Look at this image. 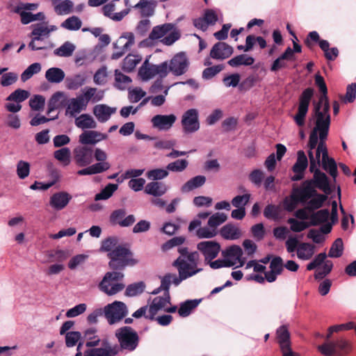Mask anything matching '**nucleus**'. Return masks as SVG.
Wrapping results in <instances>:
<instances>
[{"mask_svg":"<svg viewBox=\"0 0 356 356\" xmlns=\"http://www.w3.org/2000/svg\"><path fill=\"white\" fill-rule=\"evenodd\" d=\"M183 131L191 134L200 129L199 112L196 108H190L184 113L181 117Z\"/></svg>","mask_w":356,"mask_h":356,"instance_id":"obj_16","label":"nucleus"},{"mask_svg":"<svg viewBox=\"0 0 356 356\" xmlns=\"http://www.w3.org/2000/svg\"><path fill=\"white\" fill-rule=\"evenodd\" d=\"M177 309V306L171 305L170 293H164L162 296H156L152 300V302L149 305L146 318L153 321L154 318H155V316L159 312L175 313Z\"/></svg>","mask_w":356,"mask_h":356,"instance_id":"obj_7","label":"nucleus"},{"mask_svg":"<svg viewBox=\"0 0 356 356\" xmlns=\"http://www.w3.org/2000/svg\"><path fill=\"white\" fill-rule=\"evenodd\" d=\"M227 216L223 213H216L210 216L208 220V225L211 226L215 230H217L218 226L227 220Z\"/></svg>","mask_w":356,"mask_h":356,"instance_id":"obj_59","label":"nucleus"},{"mask_svg":"<svg viewBox=\"0 0 356 356\" xmlns=\"http://www.w3.org/2000/svg\"><path fill=\"white\" fill-rule=\"evenodd\" d=\"M343 252V243L341 238H337L332 244L328 257L331 258H339Z\"/></svg>","mask_w":356,"mask_h":356,"instance_id":"obj_53","label":"nucleus"},{"mask_svg":"<svg viewBox=\"0 0 356 356\" xmlns=\"http://www.w3.org/2000/svg\"><path fill=\"white\" fill-rule=\"evenodd\" d=\"M145 289V284L143 282H138L127 286L125 295L134 297L141 294Z\"/></svg>","mask_w":356,"mask_h":356,"instance_id":"obj_54","label":"nucleus"},{"mask_svg":"<svg viewBox=\"0 0 356 356\" xmlns=\"http://www.w3.org/2000/svg\"><path fill=\"white\" fill-rule=\"evenodd\" d=\"M206 181V177L203 175H197L188 180L181 188L182 193L190 192L197 188L204 185Z\"/></svg>","mask_w":356,"mask_h":356,"instance_id":"obj_38","label":"nucleus"},{"mask_svg":"<svg viewBox=\"0 0 356 356\" xmlns=\"http://www.w3.org/2000/svg\"><path fill=\"white\" fill-rule=\"evenodd\" d=\"M131 82L129 76L124 75L118 70H115V86L119 90H125Z\"/></svg>","mask_w":356,"mask_h":356,"instance_id":"obj_50","label":"nucleus"},{"mask_svg":"<svg viewBox=\"0 0 356 356\" xmlns=\"http://www.w3.org/2000/svg\"><path fill=\"white\" fill-rule=\"evenodd\" d=\"M200 300H188L180 304L178 309V314L181 317H186L189 316L193 309H194L199 303Z\"/></svg>","mask_w":356,"mask_h":356,"instance_id":"obj_42","label":"nucleus"},{"mask_svg":"<svg viewBox=\"0 0 356 356\" xmlns=\"http://www.w3.org/2000/svg\"><path fill=\"white\" fill-rule=\"evenodd\" d=\"M117 108L111 107L106 104H101L93 107V114L97 120L102 123L107 122L111 115L116 113Z\"/></svg>","mask_w":356,"mask_h":356,"instance_id":"obj_28","label":"nucleus"},{"mask_svg":"<svg viewBox=\"0 0 356 356\" xmlns=\"http://www.w3.org/2000/svg\"><path fill=\"white\" fill-rule=\"evenodd\" d=\"M76 47L70 42H64L60 47L54 51L56 56L60 57H70L74 51Z\"/></svg>","mask_w":356,"mask_h":356,"instance_id":"obj_49","label":"nucleus"},{"mask_svg":"<svg viewBox=\"0 0 356 356\" xmlns=\"http://www.w3.org/2000/svg\"><path fill=\"white\" fill-rule=\"evenodd\" d=\"M221 236L228 240H235L241 236L240 229L233 225L227 224L223 226L220 229Z\"/></svg>","mask_w":356,"mask_h":356,"instance_id":"obj_40","label":"nucleus"},{"mask_svg":"<svg viewBox=\"0 0 356 356\" xmlns=\"http://www.w3.org/2000/svg\"><path fill=\"white\" fill-rule=\"evenodd\" d=\"M134 0H127L126 5L128 6L129 2H134ZM134 10H137V13L142 17H149L154 15L155 8L156 6V2L154 0H138L137 3L131 6Z\"/></svg>","mask_w":356,"mask_h":356,"instance_id":"obj_20","label":"nucleus"},{"mask_svg":"<svg viewBox=\"0 0 356 356\" xmlns=\"http://www.w3.org/2000/svg\"><path fill=\"white\" fill-rule=\"evenodd\" d=\"M319 47L324 51L325 58L329 60H334L339 54V51L337 47H332V54H330V43L327 40H319Z\"/></svg>","mask_w":356,"mask_h":356,"instance_id":"obj_52","label":"nucleus"},{"mask_svg":"<svg viewBox=\"0 0 356 356\" xmlns=\"http://www.w3.org/2000/svg\"><path fill=\"white\" fill-rule=\"evenodd\" d=\"M327 199V196L323 194H319L316 192L315 195H313L306 203V208L309 211H314L321 208L325 201Z\"/></svg>","mask_w":356,"mask_h":356,"instance_id":"obj_44","label":"nucleus"},{"mask_svg":"<svg viewBox=\"0 0 356 356\" xmlns=\"http://www.w3.org/2000/svg\"><path fill=\"white\" fill-rule=\"evenodd\" d=\"M86 108L87 106L79 95L68 100L65 108V115L74 118Z\"/></svg>","mask_w":356,"mask_h":356,"instance_id":"obj_24","label":"nucleus"},{"mask_svg":"<svg viewBox=\"0 0 356 356\" xmlns=\"http://www.w3.org/2000/svg\"><path fill=\"white\" fill-rule=\"evenodd\" d=\"M108 135L97 131H86L79 137V141L82 145H95L97 143L106 140Z\"/></svg>","mask_w":356,"mask_h":356,"instance_id":"obj_27","label":"nucleus"},{"mask_svg":"<svg viewBox=\"0 0 356 356\" xmlns=\"http://www.w3.org/2000/svg\"><path fill=\"white\" fill-rule=\"evenodd\" d=\"M218 232L211 226L200 227L196 231V235L199 238H210L216 236Z\"/></svg>","mask_w":356,"mask_h":356,"instance_id":"obj_64","label":"nucleus"},{"mask_svg":"<svg viewBox=\"0 0 356 356\" xmlns=\"http://www.w3.org/2000/svg\"><path fill=\"white\" fill-rule=\"evenodd\" d=\"M131 252L126 247L118 245L111 252L108 253V257L111 261L108 263L110 268L118 270L123 269L127 266H134L137 264V261L131 259Z\"/></svg>","mask_w":356,"mask_h":356,"instance_id":"obj_6","label":"nucleus"},{"mask_svg":"<svg viewBox=\"0 0 356 356\" xmlns=\"http://www.w3.org/2000/svg\"><path fill=\"white\" fill-rule=\"evenodd\" d=\"M227 63L234 67L241 65L250 66L254 63V58L248 54H240L229 60Z\"/></svg>","mask_w":356,"mask_h":356,"instance_id":"obj_39","label":"nucleus"},{"mask_svg":"<svg viewBox=\"0 0 356 356\" xmlns=\"http://www.w3.org/2000/svg\"><path fill=\"white\" fill-rule=\"evenodd\" d=\"M107 167L108 166L104 163H94L87 168L78 170L77 175L83 176L99 174L106 171Z\"/></svg>","mask_w":356,"mask_h":356,"instance_id":"obj_43","label":"nucleus"},{"mask_svg":"<svg viewBox=\"0 0 356 356\" xmlns=\"http://www.w3.org/2000/svg\"><path fill=\"white\" fill-rule=\"evenodd\" d=\"M188 165V162L186 159H178L174 162L168 163L166 166L168 171L180 172L184 171Z\"/></svg>","mask_w":356,"mask_h":356,"instance_id":"obj_63","label":"nucleus"},{"mask_svg":"<svg viewBox=\"0 0 356 356\" xmlns=\"http://www.w3.org/2000/svg\"><path fill=\"white\" fill-rule=\"evenodd\" d=\"M70 156L71 152L68 147H62L54 152V158L65 165L70 164Z\"/></svg>","mask_w":356,"mask_h":356,"instance_id":"obj_55","label":"nucleus"},{"mask_svg":"<svg viewBox=\"0 0 356 356\" xmlns=\"http://www.w3.org/2000/svg\"><path fill=\"white\" fill-rule=\"evenodd\" d=\"M234 52L232 47L223 42L215 44L210 51V56L216 60H224L229 58Z\"/></svg>","mask_w":356,"mask_h":356,"instance_id":"obj_26","label":"nucleus"},{"mask_svg":"<svg viewBox=\"0 0 356 356\" xmlns=\"http://www.w3.org/2000/svg\"><path fill=\"white\" fill-rule=\"evenodd\" d=\"M167 65V74L171 72L175 76H181L185 74L189 67V60L184 52L175 54L169 61H164Z\"/></svg>","mask_w":356,"mask_h":356,"instance_id":"obj_12","label":"nucleus"},{"mask_svg":"<svg viewBox=\"0 0 356 356\" xmlns=\"http://www.w3.org/2000/svg\"><path fill=\"white\" fill-rule=\"evenodd\" d=\"M115 4L112 3H107L102 8L104 15L115 22L121 21L130 12V8L124 9L118 13H115Z\"/></svg>","mask_w":356,"mask_h":356,"instance_id":"obj_31","label":"nucleus"},{"mask_svg":"<svg viewBox=\"0 0 356 356\" xmlns=\"http://www.w3.org/2000/svg\"><path fill=\"white\" fill-rule=\"evenodd\" d=\"M41 65L39 63H34L30 65L21 74V79L23 82L31 79L34 74H38L41 70Z\"/></svg>","mask_w":356,"mask_h":356,"instance_id":"obj_56","label":"nucleus"},{"mask_svg":"<svg viewBox=\"0 0 356 356\" xmlns=\"http://www.w3.org/2000/svg\"><path fill=\"white\" fill-rule=\"evenodd\" d=\"M70 200L71 196L67 193H56L50 197L49 205L53 209L59 211L64 209L67 205Z\"/></svg>","mask_w":356,"mask_h":356,"instance_id":"obj_30","label":"nucleus"},{"mask_svg":"<svg viewBox=\"0 0 356 356\" xmlns=\"http://www.w3.org/2000/svg\"><path fill=\"white\" fill-rule=\"evenodd\" d=\"M18 80V74L15 72L4 73L0 80V84L3 87H8L13 85Z\"/></svg>","mask_w":356,"mask_h":356,"instance_id":"obj_62","label":"nucleus"},{"mask_svg":"<svg viewBox=\"0 0 356 356\" xmlns=\"http://www.w3.org/2000/svg\"><path fill=\"white\" fill-rule=\"evenodd\" d=\"M54 6L55 13L58 15H66L72 11L74 3L70 0H63Z\"/></svg>","mask_w":356,"mask_h":356,"instance_id":"obj_45","label":"nucleus"},{"mask_svg":"<svg viewBox=\"0 0 356 356\" xmlns=\"http://www.w3.org/2000/svg\"><path fill=\"white\" fill-rule=\"evenodd\" d=\"M168 191L167 186L159 181H152L148 183L145 188V193L154 197H161Z\"/></svg>","mask_w":356,"mask_h":356,"instance_id":"obj_34","label":"nucleus"},{"mask_svg":"<svg viewBox=\"0 0 356 356\" xmlns=\"http://www.w3.org/2000/svg\"><path fill=\"white\" fill-rule=\"evenodd\" d=\"M105 95V91L93 87H85L80 96L88 106L90 102L93 104L101 102Z\"/></svg>","mask_w":356,"mask_h":356,"instance_id":"obj_25","label":"nucleus"},{"mask_svg":"<svg viewBox=\"0 0 356 356\" xmlns=\"http://www.w3.org/2000/svg\"><path fill=\"white\" fill-rule=\"evenodd\" d=\"M178 273L185 278L192 277L203 270L200 266V255L198 252H191L189 256L178 257L172 263Z\"/></svg>","mask_w":356,"mask_h":356,"instance_id":"obj_2","label":"nucleus"},{"mask_svg":"<svg viewBox=\"0 0 356 356\" xmlns=\"http://www.w3.org/2000/svg\"><path fill=\"white\" fill-rule=\"evenodd\" d=\"M135 43V37L132 32H124L114 43L115 51L112 54L113 59L121 58L130 50Z\"/></svg>","mask_w":356,"mask_h":356,"instance_id":"obj_14","label":"nucleus"},{"mask_svg":"<svg viewBox=\"0 0 356 356\" xmlns=\"http://www.w3.org/2000/svg\"><path fill=\"white\" fill-rule=\"evenodd\" d=\"M167 68L165 63L154 65L145 60L139 68L138 76L144 81H147L156 75L163 79L167 76Z\"/></svg>","mask_w":356,"mask_h":356,"instance_id":"obj_11","label":"nucleus"},{"mask_svg":"<svg viewBox=\"0 0 356 356\" xmlns=\"http://www.w3.org/2000/svg\"><path fill=\"white\" fill-rule=\"evenodd\" d=\"M118 185L108 184L100 193L96 194L95 200H107L112 196L113 193L118 189Z\"/></svg>","mask_w":356,"mask_h":356,"instance_id":"obj_58","label":"nucleus"},{"mask_svg":"<svg viewBox=\"0 0 356 356\" xmlns=\"http://www.w3.org/2000/svg\"><path fill=\"white\" fill-rule=\"evenodd\" d=\"M142 58L139 55L129 54L123 60L122 69L126 72H131L141 60Z\"/></svg>","mask_w":356,"mask_h":356,"instance_id":"obj_46","label":"nucleus"},{"mask_svg":"<svg viewBox=\"0 0 356 356\" xmlns=\"http://www.w3.org/2000/svg\"><path fill=\"white\" fill-rule=\"evenodd\" d=\"M86 83L84 75L79 74L72 76L67 77L65 79L66 87L69 90H75L83 86Z\"/></svg>","mask_w":356,"mask_h":356,"instance_id":"obj_41","label":"nucleus"},{"mask_svg":"<svg viewBox=\"0 0 356 356\" xmlns=\"http://www.w3.org/2000/svg\"><path fill=\"white\" fill-rule=\"evenodd\" d=\"M66 101V96L63 92H56L52 95L47 104V114L61 108Z\"/></svg>","mask_w":356,"mask_h":356,"instance_id":"obj_33","label":"nucleus"},{"mask_svg":"<svg viewBox=\"0 0 356 356\" xmlns=\"http://www.w3.org/2000/svg\"><path fill=\"white\" fill-rule=\"evenodd\" d=\"M240 190L242 192L245 193L243 195L235 196L232 200V204L236 208H245L251 198V194L248 192H246V190L244 188H241Z\"/></svg>","mask_w":356,"mask_h":356,"instance_id":"obj_48","label":"nucleus"},{"mask_svg":"<svg viewBox=\"0 0 356 356\" xmlns=\"http://www.w3.org/2000/svg\"><path fill=\"white\" fill-rule=\"evenodd\" d=\"M177 120V117L174 114L170 115H156L151 122L154 128L159 131H168L171 129Z\"/></svg>","mask_w":356,"mask_h":356,"instance_id":"obj_22","label":"nucleus"},{"mask_svg":"<svg viewBox=\"0 0 356 356\" xmlns=\"http://www.w3.org/2000/svg\"><path fill=\"white\" fill-rule=\"evenodd\" d=\"M280 349L291 346L290 333L286 325H282L276 331Z\"/></svg>","mask_w":356,"mask_h":356,"instance_id":"obj_36","label":"nucleus"},{"mask_svg":"<svg viewBox=\"0 0 356 356\" xmlns=\"http://www.w3.org/2000/svg\"><path fill=\"white\" fill-rule=\"evenodd\" d=\"M127 314V307L121 301H114L107 305L104 308V314L110 325H113L119 322L125 317Z\"/></svg>","mask_w":356,"mask_h":356,"instance_id":"obj_10","label":"nucleus"},{"mask_svg":"<svg viewBox=\"0 0 356 356\" xmlns=\"http://www.w3.org/2000/svg\"><path fill=\"white\" fill-rule=\"evenodd\" d=\"M316 192V191L312 186V181H306L300 187L293 190L291 197L302 204H306L315 195Z\"/></svg>","mask_w":356,"mask_h":356,"instance_id":"obj_18","label":"nucleus"},{"mask_svg":"<svg viewBox=\"0 0 356 356\" xmlns=\"http://www.w3.org/2000/svg\"><path fill=\"white\" fill-rule=\"evenodd\" d=\"M180 37V31L172 23H165L153 27L149 35V38L153 40L161 39L162 44L167 46L173 44Z\"/></svg>","mask_w":356,"mask_h":356,"instance_id":"obj_4","label":"nucleus"},{"mask_svg":"<svg viewBox=\"0 0 356 356\" xmlns=\"http://www.w3.org/2000/svg\"><path fill=\"white\" fill-rule=\"evenodd\" d=\"M45 104V98L40 95H33L29 99V106L31 108L35 111H42Z\"/></svg>","mask_w":356,"mask_h":356,"instance_id":"obj_61","label":"nucleus"},{"mask_svg":"<svg viewBox=\"0 0 356 356\" xmlns=\"http://www.w3.org/2000/svg\"><path fill=\"white\" fill-rule=\"evenodd\" d=\"M44 76L49 83H60L64 80L65 74L61 68L53 67L46 71Z\"/></svg>","mask_w":356,"mask_h":356,"instance_id":"obj_35","label":"nucleus"},{"mask_svg":"<svg viewBox=\"0 0 356 356\" xmlns=\"http://www.w3.org/2000/svg\"><path fill=\"white\" fill-rule=\"evenodd\" d=\"M39 6L38 3H23L19 2L15 6H13L10 8V11L13 13H19L23 10L26 12H30L35 10Z\"/></svg>","mask_w":356,"mask_h":356,"instance_id":"obj_60","label":"nucleus"},{"mask_svg":"<svg viewBox=\"0 0 356 356\" xmlns=\"http://www.w3.org/2000/svg\"><path fill=\"white\" fill-rule=\"evenodd\" d=\"M75 163L79 167L90 165L93 161V149L85 145H78L73 149Z\"/></svg>","mask_w":356,"mask_h":356,"instance_id":"obj_17","label":"nucleus"},{"mask_svg":"<svg viewBox=\"0 0 356 356\" xmlns=\"http://www.w3.org/2000/svg\"><path fill=\"white\" fill-rule=\"evenodd\" d=\"M330 216V212L327 209H321L314 213L310 219L312 223L314 225H319L321 223L326 222Z\"/></svg>","mask_w":356,"mask_h":356,"instance_id":"obj_57","label":"nucleus"},{"mask_svg":"<svg viewBox=\"0 0 356 356\" xmlns=\"http://www.w3.org/2000/svg\"><path fill=\"white\" fill-rule=\"evenodd\" d=\"M315 83L318 87L319 90L323 93L320 97L318 104L314 107V115L313 119H318V117L327 115L330 118L329 113L330 104L327 97V86L324 81L323 77L319 74L315 75Z\"/></svg>","mask_w":356,"mask_h":356,"instance_id":"obj_9","label":"nucleus"},{"mask_svg":"<svg viewBox=\"0 0 356 356\" xmlns=\"http://www.w3.org/2000/svg\"><path fill=\"white\" fill-rule=\"evenodd\" d=\"M314 127L310 133L308 147L309 158V170L322 168L327 171L335 180L337 176V165L334 159L328 156L325 145L330 125V118L320 115L318 119H313Z\"/></svg>","mask_w":356,"mask_h":356,"instance_id":"obj_1","label":"nucleus"},{"mask_svg":"<svg viewBox=\"0 0 356 356\" xmlns=\"http://www.w3.org/2000/svg\"><path fill=\"white\" fill-rule=\"evenodd\" d=\"M308 166V159L302 150L297 153V160L293 166V171L295 175L291 177L292 181H299L304 177V172Z\"/></svg>","mask_w":356,"mask_h":356,"instance_id":"obj_23","label":"nucleus"},{"mask_svg":"<svg viewBox=\"0 0 356 356\" xmlns=\"http://www.w3.org/2000/svg\"><path fill=\"white\" fill-rule=\"evenodd\" d=\"M286 249L292 257H297L302 261L311 259L316 251L315 245L306 242L300 243L296 236H289L285 242Z\"/></svg>","mask_w":356,"mask_h":356,"instance_id":"obj_3","label":"nucleus"},{"mask_svg":"<svg viewBox=\"0 0 356 356\" xmlns=\"http://www.w3.org/2000/svg\"><path fill=\"white\" fill-rule=\"evenodd\" d=\"M313 94V89L308 88L302 92L300 97L298 113L293 117L295 122L299 127H302L305 124V117L308 112L309 102Z\"/></svg>","mask_w":356,"mask_h":356,"instance_id":"obj_13","label":"nucleus"},{"mask_svg":"<svg viewBox=\"0 0 356 356\" xmlns=\"http://www.w3.org/2000/svg\"><path fill=\"white\" fill-rule=\"evenodd\" d=\"M198 251L204 256V262L214 259L220 250L218 243L213 241H204L197 245Z\"/></svg>","mask_w":356,"mask_h":356,"instance_id":"obj_19","label":"nucleus"},{"mask_svg":"<svg viewBox=\"0 0 356 356\" xmlns=\"http://www.w3.org/2000/svg\"><path fill=\"white\" fill-rule=\"evenodd\" d=\"M32 29L31 36L34 37V40L38 41L49 38L51 32L57 30V27L54 25L47 26L43 24L32 25Z\"/></svg>","mask_w":356,"mask_h":356,"instance_id":"obj_29","label":"nucleus"},{"mask_svg":"<svg viewBox=\"0 0 356 356\" xmlns=\"http://www.w3.org/2000/svg\"><path fill=\"white\" fill-rule=\"evenodd\" d=\"M82 25L81 20L76 16H72L63 21L60 26L69 31H78Z\"/></svg>","mask_w":356,"mask_h":356,"instance_id":"obj_51","label":"nucleus"},{"mask_svg":"<svg viewBox=\"0 0 356 356\" xmlns=\"http://www.w3.org/2000/svg\"><path fill=\"white\" fill-rule=\"evenodd\" d=\"M75 124L81 129H95L97 127V122L89 114H81L75 118Z\"/></svg>","mask_w":356,"mask_h":356,"instance_id":"obj_37","label":"nucleus"},{"mask_svg":"<svg viewBox=\"0 0 356 356\" xmlns=\"http://www.w3.org/2000/svg\"><path fill=\"white\" fill-rule=\"evenodd\" d=\"M30 93L24 89H17L11 92L6 99V102H16L21 104L22 102L29 98Z\"/></svg>","mask_w":356,"mask_h":356,"instance_id":"obj_47","label":"nucleus"},{"mask_svg":"<svg viewBox=\"0 0 356 356\" xmlns=\"http://www.w3.org/2000/svg\"><path fill=\"white\" fill-rule=\"evenodd\" d=\"M119 353V348L117 345L111 346L105 341L102 343L101 348H89L84 353V356H115Z\"/></svg>","mask_w":356,"mask_h":356,"instance_id":"obj_21","label":"nucleus"},{"mask_svg":"<svg viewBox=\"0 0 356 356\" xmlns=\"http://www.w3.org/2000/svg\"><path fill=\"white\" fill-rule=\"evenodd\" d=\"M314 173V178L312 181V185L314 184L317 188L327 193L330 191V186L328 183V179L324 172H322L319 168H316L313 171H310Z\"/></svg>","mask_w":356,"mask_h":356,"instance_id":"obj_32","label":"nucleus"},{"mask_svg":"<svg viewBox=\"0 0 356 356\" xmlns=\"http://www.w3.org/2000/svg\"><path fill=\"white\" fill-rule=\"evenodd\" d=\"M115 337L120 344L119 349L131 352L134 350L138 345V335L131 327L124 326L117 330Z\"/></svg>","mask_w":356,"mask_h":356,"instance_id":"obj_8","label":"nucleus"},{"mask_svg":"<svg viewBox=\"0 0 356 356\" xmlns=\"http://www.w3.org/2000/svg\"><path fill=\"white\" fill-rule=\"evenodd\" d=\"M222 255L229 267L234 266L237 268L241 267L246 261V258L243 257V250L238 245H234L227 248L222 251Z\"/></svg>","mask_w":356,"mask_h":356,"instance_id":"obj_15","label":"nucleus"},{"mask_svg":"<svg viewBox=\"0 0 356 356\" xmlns=\"http://www.w3.org/2000/svg\"><path fill=\"white\" fill-rule=\"evenodd\" d=\"M123 277L124 274L120 272H108L99 282V289L107 296H114L124 289V284L120 282Z\"/></svg>","mask_w":356,"mask_h":356,"instance_id":"obj_5","label":"nucleus"}]
</instances>
